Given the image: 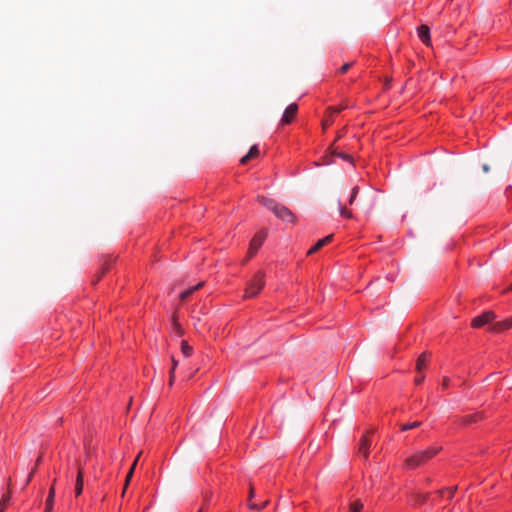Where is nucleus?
Segmentation results:
<instances>
[{
    "instance_id": "obj_1",
    "label": "nucleus",
    "mask_w": 512,
    "mask_h": 512,
    "mask_svg": "<svg viewBox=\"0 0 512 512\" xmlns=\"http://www.w3.org/2000/svg\"><path fill=\"white\" fill-rule=\"evenodd\" d=\"M440 451V448L437 446H431L424 450L417 451L413 455L407 457L405 459V467L407 469H415L426 462H428L430 459H432L438 452Z\"/></svg>"
},
{
    "instance_id": "obj_2",
    "label": "nucleus",
    "mask_w": 512,
    "mask_h": 512,
    "mask_svg": "<svg viewBox=\"0 0 512 512\" xmlns=\"http://www.w3.org/2000/svg\"><path fill=\"white\" fill-rule=\"evenodd\" d=\"M265 285V273L263 271H257L253 278L248 282L245 289V298H252L257 296Z\"/></svg>"
},
{
    "instance_id": "obj_3",
    "label": "nucleus",
    "mask_w": 512,
    "mask_h": 512,
    "mask_svg": "<svg viewBox=\"0 0 512 512\" xmlns=\"http://www.w3.org/2000/svg\"><path fill=\"white\" fill-rule=\"evenodd\" d=\"M266 237H267V232L265 230H261L254 235V237L250 241L248 254H247V258H246L245 262L249 261L251 258H253L256 255L258 250L263 245Z\"/></svg>"
},
{
    "instance_id": "obj_4",
    "label": "nucleus",
    "mask_w": 512,
    "mask_h": 512,
    "mask_svg": "<svg viewBox=\"0 0 512 512\" xmlns=\"http://www.w3.org/2000/svg\"><path fill=\"white\" fill-rule=\"evenodd\" d=\"M277 218H279L282 221L288 222V223H294L295 222V216L292 213V211L284 206L283 204H278L274 213Z\"/></svg>"
},
{
    "instance_id": "obj_5",
    "label": "nucleus",
    "mask_w": 512,
    "mask_h": 512,
    "mask_svg": "<svg viewBox=\"0 0 512 512\" xmlns=\"http://www.w3.org/2000/svg\"><path fill=\"white\" fill-rule=\"evenodd\" d=\"M495 318V314L492 311L483 312L481 315L476 316L472 320V327L481 328L484 325L492 322Z\"/></svg>"
},
{
    "instance_id": "obj_6",
    "label": "nucleus",
    "mask_w": 512,
    "mask_h": 512,
    "mask_svg": "<svg viewBox=\"0 0 512 512\" xmlns=\"http://www.w3.org/2000/svg\"><path fill=\"white\" fill-rule=\"evenodd\" d=\"M371 445V433L367 432L364 434L359 443L358 454L362 456L364 459H367L369 456V447Z\"/></svg>"
},
{
    "instance_id": "obj_7",
    "label": "nucleus",
    "mask_w": 512,
    "mask_h": 512,
    "mask_svg": "<svg viewBox=\"0 0 512 512\" xmlns=\"http://www.w3.org/2000/svg\"><path fill=\"white\" fill-rule=\"evenodd\" d=\"M297 111H298V106L296 103L289 104L286 107V109L281 117V123L282 124H290L293 121V119L295 118Z\"/></svg>"
},
{
    "instance_id": "obj_8",
    "label": "nucleus",
    "mask_w": 512,
    "mask_h": 512,
    "mask_svg": "<svg viewBox=\"0 0 512 512\" xmlns=\"http://www.w3.org/2000/svg\"><path fill=\"white\" fill-rule=\"evenodd\" d=\"M417 35L423 44L431 45L430 28L427 25H420L417 28Z\"/></svg>"
},
{
    "instance_id": "obj_9",
    "label": "nucleus",
    "mask_w": 512,
    "mask_h": 512,
    "mask_svg": "<svg viewBox=\"0 0 512 512\" xmlns=\"http://www.w3.org/2000/svg\"><path fill=\"white\" fill-rule=\"evenodd\" d=\"M260 154V150L258 148L257 145H253L248 153L246 155H244L241 159H240V163L245 165L247 164L251 159H254V158H257Z\"/></svg>"
},
{
    "instance_id": "obj_10",
    "label": "nucleus",
    "mask_w": 512,
    "mask_h": 512,
    "mask_svg": "<svg viewBox=\"0 0 512 512\" xmlns=\"http://www.w3.org/2000/svg\"><path fill=\"white\" fill-rule=\"evenodd\" d=\"M332 240V235H328L320 240H318L307 252L308 255H311L318 250H320L323 246L328 244Z\"/></svg>"
},
{
    "instance_id": "obj_11",
    "label": "nucleus",
    "mask_w": 512,
    "mask_h": 512,
    "mask_svg": "<svg viewBox=\"0 0 512 512\" xmlns=\"http://www.w3.org/2000/svg\"><path fill=\"white\" fill-rule=\"evenodd\" d=\"M258 201L261 205H263L264 207H266L267 209H269L272 213H274L277 205L279 204L278 202H276L274 199H271V198H267L265 196H259L258 197Z\"/></svg>"
},
{
    "instance_id": "obj_12",
    "label": "nucleus",
    "mask_w": 512,
    "mask_h": 512,
    "mask_svg": "<svg viewBox=\"0 0 512 512\" xmlns=\"http://www.w3.org/2000/svg\"><path fill=\"white\" fill-rule=\"evenodd\" d=\"M346 108H348V105H339V106L330 107L328 109V117L325 120L324 125L325 126L330 125L333 121L332 116L335 114H338L339 112H341L342 110H344Z\"/></svg>"
},
{
    "instance_id": "obj_13",
    "label": "nucleus",
    "mask_w": 512,
    "mask_h": 512,
    "mask_svg": "<svg viewBox=\"0 0 512 512\" xmlns=\"http://www.w3.org/2000/svg\"><path fill=\"white\" fill-rule=\"evenodd\" d=\"M346 108H348V105H339V106L330 107L328 109V117L325 120L324 125L325 126L330 125L333 121L332 116L335 114H338L339 112H341L342 110H344Z\"/></svg>"
},
{
    "instance_id": "obj_14",
    "label": "nucleus",
    "mask_w": 512,
    "mask_h": 512,
    "mask_svg": "<svg viewBox=\"0 0 512 512\" xmlns=\"http://www.w3.org/2000/svg\"><path fill=\"white\" fill-rule=\"evenodd\" d=\"M54 499H55V488L52 485L49 489L48 497L45 502V511L44 512H53Z\"/></svg>"
},
{
    "instance_id": "obj_15",
    "label": "nucleus",
    "mask_w": 512,
    "mask_h": 512,
    "mask_svg": "<svg viewBox=\"0 0 512 512\" xmlns=\"http://www.w3.org/2000/svg\"><path fill=\"white\" fill-rule=\"evenodd\" d=\"M512 326V319H506L503 321L495 322L492 326V330L495 332L504 331Z\"/></svg>"
},
{
    "instance_id": "obj_16",
    "label": "nucleus",
    "mask_w": 512,
    "mask_h": 512,
    "mask_svg": "<svg viewBox=\"0 0 512 512\" xmlns=\"http://www.w3.org/2000/svg\"><path fill=\"white\" fill-rule=\"evenodd\" d=\"M82 491H83V472L81 469H79L77 478H76V483H75L76 496H80L82 494Z\"/></svg>"
},
{
    "instance_id": "obj_17",
    "label": "nucleus",
    "mask_w": 512,
    "mask_h": 512,
    "mask_svg": "<svg viewBox=\"0 0 512 512\" xmlns=\"http://www.w3.org/2000/svg\"><path fill=\"white\" fill-rule=\"evenodd\" d=\"M427 362H428V355L426 353H422L416 361V370L418 372H421L426 367Z\"/></svg>"
},
{
    "instance_id": "obj_18",
    "label": "nucleus",
    "mask_w": 512,
    "mask_h": 512,
    "mask_svg": "<svg viewBox=\"0 0 512 512\" xmlns=\"http://www.w3.org/2000/svg\"><path fill=\"white\" fill-rule=\"evenodd\" d=\"M202 285H203V282H200L197 285L182 291L180 293L181 300L187 299L194 291L198 290Z\"/></svg>"
},
{
    "instance_id": "obj_19",
    "label": "nucleus",
    "mask_w": 512,
    "mask_h": 512,
    "mask_svg": "<svg viewBox=\"0 0 512 512\" xmlns=\"http://www.w3.org/2000/svg\"><path fill=\"white\" fill-rule=\"evenodd\" d=\"M181 351L185 357H190L193 353V348L188 344L187 341L183 340L181 342Z\"/></svg>"
},
{
    "instance_id": "obj_20",
    "label": "nucleus",
    "mask_w": 512,
    "mask_h": 512,
    "mask_svg": "<svg viewBox=\"0 0 512 512\" xmlns=\"http://www.w3.org/2000/svg\"><path fill=\"white\" fill-rule=\"evenodd\" d=\"M339 212H340V215L343 217V218H347V219H351L353 217V214L350 210L344 208L341 203L339 202Z\"/></svg>"
},
{
    "instance_id": "obj_21",
    "label": "nucleus",
    "mask_w": 512,
    "mask_h": 512,
    "mask_svg": "<svg viewBox=\"0 0 512 512\" xmlns=\"http://www.w3.org/2000/svg\"><path fill=\"white\" fill-rule=\"evenodd\" d=\"M428 499V495L426 494H418L415 501H414V504L415 505H422L424 504Z\"/></svg>"
},
{
    "instance_id": "obj_22",
    "label": "nucleus",
    "mask_w": 512,
    "mask_h": 512,
    "mask_svg": "<svg viewBox=\"0 0 512 512\" xmlns=\"http://www.w3.org/2000/svg\"><path fill=\"white\" fill-rule=\"evenodd\" d=\"M420 426V422L418 421H414V422H411V423H406L402 426V430H410V429H414L416 427Z\"/></svg>"
},
{
    "instance_id": "obj_23",
    "label": "nucleus",
    "mask_w": 512,
    "mask_h": 512,
    "mask_svg": "<svg viewBox=\"0 0 512 512\" xmlns=\"http://www.w3.org/2000/svg\"><path fill=\"white\" fill-rule=\"evenodd\" d=\"M358 192H359V188L358 186H355L352 188V191H351V194H350V198H349V204H353L355 198L357 197L358 195Z\"/></svg>"
},
{
    "instance_id": "obj_24",
    "label": "nucleus",
    "mask_w": 512,
    "mask_h": 512,
    "mask_svg": "<svg viewBox=\"0 0 512 512\" xmlns=\"http://www.w3.org/2000/svg\"><path fill=\"white\" fill-rule=\"evenodd\" d=\"M172 363H173V365H172V368H171V371H170V379H169L170 385H172V383L174 381V377H175L174 376V371H175V369H176V367L178 365V362L174 358H172Z\"/></svg>"
},
{
    "instance_id": "obj_25",
    "label": "nucleus",
    "mask_w": 512,
    "mask_h": 512,
    "mask_svg": "<svg viewBox=\"0 0 512 512\" xmlns=\"http://www.w3.org/2000/svg\"><path fill=\"white\" fill-rule=\"evenodd\" d=\"M455 488H445L439 491V493L444 496L445 494H448V497L451 498L453 496Z\"/></svg>"
},
{
    "instance_id": "obj_26",
    "label": "nucleus",
    "mask_w": 512,
    "mask_h": 512,
    "mask_svg": "<svg viewBox=\"0 0 512 512\" xmlns=\"http://www.w3.org/2000/svg\"><path fill=\"white\" fill-rule=\"evenodd\" d=\"M9 496H4L0 501V512H3L7 506V503L9 501Z\"/></svg>"
},
{
    "instance_id": "obj_27",
    "label": "nucleus",
    "mask_w": 512,
    "mask_h": 512,
    "mask_svg": "<svg viewBox=\"0 0 512 512\" xmlns=\"http://www.w3.org/2000/svg\"><path fill=\"white\" fill-rule=\"evenodd\" d=\"M353 65V63H345L344 65H342L339 69V73L340 74H344L348 71V69Z\"/></svg>"
},
{
    "instance_id": "obj_28",
    "label": "nucleus",
    "mask_w": 512,
    "mask_h": 512,
    "mask_svg": "<svg viewBox=\"0 0 512 512\" xmlns=\"http://www.w3.org/2000/svg\"><path fill=\"white\" fill-rule=\"evenodd\" d=\"M362 507V504L355 502L351 505V510L352 512H361Z\"/></svg>"
},
{
    "instance_id": "obj_29",
    "label": "nucleus",
    "mask_w": 512,
    "mask_h": 512,
    "mask_svg": "<svg viewBox=\"0 0 512 512\" xmlns=\"http://www.w3.org/2000/svg\"><path fill=\"white\" fill-rule=\"evenodd\" d=\"M173 326L178 334H182L181 326L175 318H173Z\"/></svg>"
},
{
    "instance_id": "obj_30",
    "label": "nucleus",
    "mask_w": 512,
    "mask_h": 512,
    "mask_svg": "<svg viewBox=\"0 0 512 512\" xmlns=\"http://www.w3.org/2000/svg\"><path fill=\"white\" fill-rule=\"evenodd\" d=\"M425 377L424 375H418L415 377V384L420 385L424 381Z\"/></svg>"
},
{
    "instance_id": "obj_31",
    "label": "nucleus",
    "mask_w": 512,
    "mask_h": 512,
    "mask_svg": "<svg viewBox=\"0 0 512 512\" xmlns=\"http://www.w3.org/2000/svg\"><path fill=\"white\" fill-rule=\"evenodd\" d=\"M479 419H481V415H480V414H478V413H476V414H473V415H471V416H470L469 421L476 422V421H478Z\"/></svg>"
},
{
    "instance_id": "obj_32",
    "label": "nucleus",
    "mask_w": 512,
    "mask_h": 512,
    "mask_svg": "<svg viewBox=\"0 0 512 512\" xmlns=\"http://www.w3.org/2000/svg\"><path fill=\"white\" fill-rule=\"evenodd\" d=\"M339 157L342 158L345 161H350L351 160L350 156L345 154V153H340Z\"/></svg>"
},
{
    "instance_id": "obj_33",
    "label": "nucleus",
    "mask_w": 512,
    "mask_h": 512,
    "mask_svg": "<svg viewBox=\"0 0 512 512\" xmlns=\"http://www.w3.org/2000/svg\"><path fill=\"white\" fill-rule=\"evenodd\" d=\"M135 464H136V461L134 462L133 466L131 467V469L127 475V482L129 481L130 477L132 476Z\"/></svg>"
},
{
    "instance_id": "obj_34",
    "label": "nucleus",
    "mask_w": 512,
    "mask_h": 512,
    "mask_svg": "<svg viewBox=\"0 0 512 512\" xmlns=\"http://www.w3.org/2000/svg\"><path fill=\"white\" fill-rule=\"evenodd\" d=\"M448 379H444L443 383H442V387L443 388H447L448 387Z\"/></svg>"
},
{
    "instance_id": "obj_35",
    "label": "nucleus",
    "mask_w": 512,
    "mask_h": 512,
    "mask_svg": "<svg viewBox=\"0 0 512 512\" xmlns=\"http://www.w3.org/2000/svg\"><path fill=\"white\" fill-rule=\"evenodd\" d=\"M32 474H33V471L30 473V475H29V477H28V479L26 481V484H28V482L31 480Z\"/></svg>"
},
{
    "instance_id": "obj_36",
    "label": "nucleus",
    "mask_w": 512,
    "mask_h": 512,
    "mask_svg": "<svg viewBox=\"0 0 512 512\" xmlns=\"http://www.w3.org/2000/svg\"><path fill=\"white\" fill-rule=\"evenodd\" d=\"M483 169H484V171H486V172H487V171H488V166H487V165H484V166H483Z\"/></svg>"
}]
</instances>
